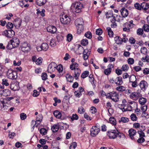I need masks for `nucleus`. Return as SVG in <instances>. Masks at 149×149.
<instances>
[{
	"label": "nucleus",
	"instance_id": "33",
	"mask_svg": "<svg viewBox=\"0 0 149 149\" xmlns=\"http://www.w3.org/2000/svg\"><path fill=\"white\" fill-rule=\"evenodd\" d=\"M89 72L88 71H84L82 73L81 77L83 79H84L88 77L89 75Z\"/></svg>",
	"mask_w": 149,
	"mask_h": 149
},
{
	"label": "nucleus",
	"instance_id": "39",
	"mask_svg": "<svg viewBox=\"0 0 149 149\" xmlns=\"http://www.w3.org/2000/svg\"><path fill=\"white\" fill-rule=\"evenodd\" d=\"M134 6L135 9L138 10H141V4H140L138 3H136L134 4Z\"/></svg>",
	"mask_w": 149,
	"mask_h": 149
},
{
	"label": "nucleus",
	"instance_id": "61",
	"mask_svg": "<svg viewBox=\"0 0 149 149\" xmlns=\"http://www.w3.org/2000/svg\"><path fill=\"white\" fill-rule=\"evenodd\" d=\"M102 33V31L100 29H98L96 30V35H100Z\"/></svg>",
	"mask_w": 149,
	"mask_h": 149
},
{
	"label": "nucleus",
	"instance_id": "16",
	"mask_svg": "<svg viewBox=\"0 0 149 149\" xmlns=\"http://www.w3.org/2000/svg\"><path fill=\"white\" fill-rule=\"evenodd\" d=\"M130 137L133 140L134 139V135L136 133V130L133 129H130L128 131Z\"/></svg>",
	"mask_w": 149,
	"mask_h": 149
},
{
	"label": "nucleus",
	"instance_id": "64",
	"mask_svg": "<svg viewBox=\"0 0 149 149\" xmlns=\"http://www.w3.org/2000/svg\"><path fill=\"white\" fill-rule=\"evenodd\" d=\"M91 112L92 113H95L97 112V109L94 107H92L91 108Z\"/></svg>",
	"mask_w": 149,
	"mask_h": 149
},
{
	"label": "nucleus",
	"instance_id": "47",
	"mask_svg": "<svg viewBox=\"0 0 149 149\" xmlns=\"http://www.w3.org/2000/svg\"><path fill=\"white\" fill-rule=\"evenodd\" d=\"M84 36L88 39H91L92 38V33L90 31L86 32L84 35Z\"/></svg>",
	"mask_w": 149,
	"mask_h": 149
},
{
	"label": "nucleus",
	"instance_id": "25",
	"mask_svg": "<svg viewBox=\"0 0 149 149\" xmlns=\"http://www.w3.org/2000/svg\"><path fill=\"white\" fill-rule=\"evenodd\" d=\"M87 50V52L86 53H86V51L85 50H84V51H83V57L85 60L88 59L90 54V53H88V52H89V50L88 49Z\"/></svg>",
	"mask_w": 149,
	"mask_h": 149
},
{
	"label": "nucleus",
	"instance_id": "14",
	"mask_svg": "<svg viewBox=\"0 0 149 149\" xmlns=\"http://www.w3.org/2000/svg\"><path fill=\"white\" fill-rule=\"evenodd\" d=\"M120 11L123 17H125L128 16V11L127 9L125 8L121 9Z\"/></svg>",
	"mask_w": 149,
	"mask_h": 149
},
{
	"label": "nucleus",
	"instance_id": "24",
	"mask_svg": "<svg viewBox=\"0 0 149 149\" xmlns=\"http://www.w3.org/2000/svg\"><path fill=\"white\" fill-rule=\"evenodd\" d=\"M47 1V0H36L37 4L39 6L44 5Z\"/></svg>",
	"mask_w": 149,
	"mask_h": 149
},
{
	"label": "nucleus",
	"instance_id": "44",
	"mask_svg": "<svg viewBox=\"0 0 149 149\" xmlns=\"http://www.w3.org/2000/svg\"><path fill=\"white\" fill-rule=\"evenodd\" d=\"M55 65V63L54 62H52L50 64H49L48 67V69L47 70V72H49V69H51L52 68H53V67L54 68H55L56 67L55 66H54Z\"/></svg>",
	"mask_w": 149,
	"mask_h": 149
},
{
	"label": "nucleus",
	"instance_id": "12",
	"mask_svg": "<svg viewBox=\"0 0 149 149\" xmlns=\"http://www.w3.org/2000/svg\"><path fill=\"white\" fill-rule=\"evenodd\" d=\"M56 30V28L54 26H49L47 28V31L51 33H54Z\"/></svg>",
	"mask_w": 149,
	"mask_h": 149
},
{
	"label": "nucleus",
	"instance_id": "7",
	"mask_svg": "<svg viewBox=\"0 0 149 149\" xmlns=\"http://www.w3.org/2000/svg\"><path fill=\"white\" fill-rule=\"evenodd\" d=\"M10 42L13 45L14 48L18 47L20 43L19 39L16 38H13L10 40Z\"/></svg>",
	"mask_w": 149,
	"mask_h": 149
},
{
	"label": "nucleus",
	"instance_id": "38",
	"mask_svg": "<svg viewBox=\"0 0 149 149\" xmlns=\"http://www.w3.org/2000/svg\"><path fill=\"white\" fill-rule=\"evenodd\" d=\"M10 91L8 89L4 90L3 96H7L9 95L10 94Z\"/></svg>",
	"mask_w": 149,
	"mask_h": 149
},
{
	"label": "nucleus",
	"instance_id": "28",
	"mask_svg": "<svg viewBox=\"0 0 149 149\" xmlns=\"http://www.w3.org/2000/svg\"><path fill=\"white\" fill-rule=\"evenodd\" d=\"M139 102L141 105H144L147 102V99L145 98L141 97L139 98Z\"/></svg>",
	"mask_w": 149,
	"mask_h": 149
},
{
	"label": "nucleus",
	"instance_id": "51",
	"mask_svg": "<svg viewBox=\"0 0 149 149\" xmlns=\"http://www.w3.org/2000/svg\"><path fill=\"white\" fill-rule=\"evenodd\" d=\"M57 69L59 73L61 72L63 70V66L61 64H59L57 66Z\"/></svg>",
	"mask_w": 149,
	"mask_h": 149
},
{
	"label": "nucleus",
	"instance_id": "26",
	"mask_svg": "<svg viewBox=\"0 0 149 149\" xmlns=\"http://www.w3.org/2000/svg\"><path fill=\"white\" fill-rule=\"evenodd\" d=\"M106 30L107 31L108 34L110 37H112L113 35V31H112L111 28L109 27H108L107 28Z\"/></svg>",
	"mask_w": 149,
	"mask_h": 149
},
{
	"label": "nucleus",
	"instance_id": "57",
	"mask_svg": "<svg viewBox=\"0 0 149 149\" xmlns=\"http://www.w3.org/2000/svg\"><path fill=\"white\" fill-rule=\"evenodd\" d=\"M134 59L132 58H129L127 60V62L130 65H132L134 63Z\"/></svg>",
	"mask_w": 149,
	"mask_h": 149
},
{
	"label": "nucleus",
	"instance_id": "21",
	"mask_svg": "<svg viewBox=\"0 0 149 149\" xmlns=\"http://www.w3.org/2000/svg\"><path fill=\"white\" fill-rule=\"evenodd\" d=\"M8 77L12 80L16 79L17 78V73L16 72H14L11 74L7 75Z\"/></svg>",
	"mask_w": 149,
	"mask_h": 149
},
{
	"label": "nucleus",
	"instance_id": "63",
	"mask_svg": "<svg viewBox=\"0 0 149 149\" xmlns=\"http://www.w3.org/2000/svg\"><path fill=\"white\" fill-rule=\"evenodd\" d=\"M42 114H39L38 116L36 117V120L37 121L41 122L42 120Z\"/></svg>",
	"mask_w": 149,
	"mask_h": 149
},
{
	"label": "nucleus",
	"instance_id": "2",
	"mask_svg": "<svg viewBox=\"0 0 149 149\" xmlns=\"http://www.w3.org/2000/svg\"><path fill=\"white\" fill-rule=\"evenodd\" d=\"M71 7L73 8L76 13H79L81 11V9L84 8V6L80 2H76L72 3Z\"/></svg>",
	"mask_w": 149,
	"mask_h": 149
},
{
	"label": "nucleus",
	"instance_id": "53",
	"mask_svg": "<svg viewBox=\"0 0 149 149\" xmlns=\"http://www.w3.org/2000/svg\"><path fill=\"white\" fill-rule=\"evenodd\" d=\"M144 31L148 32L149 31V25L148 24H144L143 27Z\"/></svg>",
	"mask_w": 149,
	"mask_h": 149
},
{
	"label": "nucleus",
	"instance_id": "23",
	"mask_svg": "<svg viewBox=\"0 0 149 149\" xmlns=\"http://www.w3.org/2000/svg\"><path fill=\"white\" fill-rule=\"evenodd\" d=\"M114 40L116 43L117 44H122L123 41V39L119 36H116L114 38Z\"/></svg>",
	"mask_w": 149,
	"mask_h": 149
},
{
	"label": "nucleus",
	"instance_id": "22",
	"mask_svg": "<svg viewBox=\"0 0 149 149\" xmlns=\"http://www.w3.org/2000/svg\"><path fill=\"white\" fill-rule=\"evenodd\" d=\"M83 25L84 24H81L76 26L78 33L80 34L83 31L84 29Z\"/></svg>",
	"mask_w": 149,
	"mask_h": 149
},
{
	"label": "nucleus",
	"instance_id": "54",
	"mask_svg": "<svg viewBox=\"0 0 149 149\" xmlns=\"http://www.w3.org/2000/svg\"><path fill=\"white\" fill-rule=\"evenodd\" d=\"M78 113L80 114H82L85 112V110L82 107H81L78 108Z\"/></svg>",
	"mask_w": 149,
	"mask_h": 149
},
{
	"label": "nucleus",
	"instance_id": "13",
	"mask_svg": "<svg viewBox=\"0 0 149 149\" xmlns=\"http://www.w3.org/2000/svg\"><path fill=\"white\" fill-rule=\"evenodd\" d=\"M59 123L54 125L51 127V129L53 132H56L58 130L59 128L60 127Z\"/></svg>",
	"mask_w": 149,
	"mask_h": 149
},
{
	"label": "nucleus",
	"instance_id": "50",
	"mask_svg": "<svg viewBox=\"0 0 149 149\" xmlns=\"http://www.w3.org/2000/svg\"><path fill=\"white\" fill-rule=\"evenodd\" d=\"M137 34L139 35H142L143 33V30L141 28H139L137 30Z\"/></svg>",
	"mask_w": 149,
	"mask_h": 149
},
{
	"label": "nucleus",
	"instance_id": "34",
	"mask_svg": "<svg viewBox=\"0 0 149 149\" xmlns=\"http://www.w3.org/2000/svg\"><path fill=\"white\" fill-rule=\"evenodd\" d=\"M129 121V119L126 117H122L121 118L120 120H119V122H120L121 121L124 123H125Z\"/></svg>",
	"mask_w": 149,
	"mask_h": 149
},
{
	"label": "nucleus",
	"instance_id": "31",
	"mask_svg": "<svg viewBox=\"0 0 149 149\" xmlns=\"http://www.w3.org/2000/svg\"><path fill=\"white\" fill-rule=\"evenodd\" d=\"M41 47L42 50L46 51L48 48V45L46 43H43L41 45Z\"/></svg>",
	"mask_w": 149,
	"mask_h": 149
},
{
	"label": "nucleus",
	"instance_id": "27",
	"mask_svg": "<svg viewBox=\"0 0 149 149\" xmlns=\"http://www.w3.org/2000/svg\"><path fill=\"white\" fill-rule=\"evenodd\" d=\"M117 79L118 81L116 82V84L118 86L121 85L123 83L122 77L120 76L118 77Z\"/></svg>",
	"mask_w": 149,
	"mask_h": 149
},
{
	"label": "nucleus",
	"instance_id": "15",
	"mask_svg": "<svg viewBox=\"0 0 149 149\" xmlns=\"http://www.w3.org/2000/svg\"><path fill=\"white\" fill-rule=\"evenodd\" d=\"M123 26L124 27L123 28V30L124 31H126L127 32L130 31V29L131 25L128 22H126L123 24Z\"/></svg>",
	"mask_w": 149,
	"mask_h": 149
},
{
	"label": "nucleus",
	"instance_id": "43",
	"mask_svg": "<svg viewBox=\"0 0 149 149\" xmlns=\"http://www.w3.org/2000/svg\"><path fill=\"white\" fill-rule=\"evenodd\" d=\"M41 77L43 80L45 81L47 79V75L46 73H42L41 74Z\"/></svg>",
	"mask_w": 149,
	"mask_h": 149
},
{
	"label": "nucleus",
	"instance_id": "4",
	"mask_svg": "<svg viewBox=\"0 0 149 149\" xmlns=\"http://www.w3.org/2000/svg\"><path fill=\"white\" fill-rule=\"evenodd\" d=\"M2 35L6 37L11 38L13 37L15 35V31L12 29L5 30L2 33Z\"/></svg>",
	"mask_w": 149,
	"mask_h": 149
},
{
	"label": "nucleus",
	"instance_id": "19",
	"mask_svg": "<svg viewBox=\"0 0 149 149\" xmlns=\"http://www.w3.org/2000/svg\"><path fill=\"white\" fill-rule=\"evenodd\" d=\"M141 9L144 10H146L149 8V4L145 2H143L141 3Z\"/></svg>",
	"mask_w": 149,
	"mask_h": 149
},
{
	"label": "nucleus",
	"instance_id": "29",
	"mask_svg": "<svg viewBox=\"0 0 149 149\" xmlns=\"http://www.w3.org/2000/svg\"><path fill=\"white\" fill-rule=\"evenodd\" d=\"M66 76H68V77L67 76L65 77L67 79V81H68L70 82H73V81L74 80L73 77L71 76L70 74L69 75V74H66Z\"/></svg>",
	"mask_w": 149,
	"mask_h": 149
},
{
	"label": "nucleus",
	"instance_id": "5",
	"mask_svg": "<svg viewBox=\"0 0 149 149\" xmlns=\"http://www.w3.org/2000/svg\"><path fill=\"white\" fill-rule=\"evenodd\" d=\"M71 19L69 16L67 15H62V17L60 18V21L61 24L66 25L70 23Z\"/></svg>",
	"mask_w": 149,
	"mask_h": 149
},
{
	"label": "nucleus",
	"instance_id": "56",
	"mask_svg": "<svg viewBox=\"0 0 149 149\" xmlns=\"http://www.w3.org/2000/svg\"><path fill=\"white\" fill-rule=\"evenodd\" d=\"M75 96L77 97H80L82 95L81 93H80L79 91L78 90L75 91L74 92Z\"/></svg>",
	"mask_w": 149,
	"mask_h": 149
},
{
	"label": "nucleus",
	"instance_id": "62",
	"mask_svg": "<svg viewBox=\"0 0 149 149\" xmlns=\"http://www.w3.org/2000/svg\"><path fill=\"white\" fill-rule=\"evenodd\" d=\"M145 141V139L142 137H140V138H139L137 140V142L138 143H143Z\"/></svg>",
	"mask_w": 149,
	"mask_h": 149
},
{
	"label": "nucleus",
	"instance_id": "17",
	"mask_svg": "<svg viewBox=\"0 0 149 149\" xmlns=\"http://www.w3.org/2000/svg\"><path fill=\"white\" fill-rule=\"evenodd\" d=\"M54 116L57 118H60L62 120L64 119V118L62 117V114L61 113L58 111H55L53 113Z\"/></svg>",
	"mask_w": 149,
	"mask_h": 149
},
{
	"label": "nucleus",
	"instance_id": "6",
	"mask_svg": "<svg viewBox=\"0 0 149 149\" xmlns=\"http://www.w3.org/2000/svg\"><path fill=\"white\" fill-rule=\"evenodd\" d=\"M100 130V129L98 128L96 126H93L90 130L91 136L93 137L96 136L98 134Z\"/></svg>",
	"mask_w": 149,
	"mask_h": 149
},
{
	"label": "nucleus",
	"instance_id": "40",
	"mask_svg": "<svg viewBox=\"0 0 149 149\" xmlns=\"http://www.w3.org/2000/svg\"><path fill=\"white\" fill-rule=\"evenodd\" d=\"M116 89L118 91L123 92L125 91V88L123 86H120L117 87Z\"/></svg>",
	"mask_w": 149,
	"mask_h": 149
},
{
	"label": "nucleus",
	"instance_id": "9",
	"mask_svg": "<svg viewBox=\"0 0 149 149\" xmlns=\"http://www.w3.org/2000/svg\"><path fill=\"white\" fill-rule=\"evenodd\" d=\"M22 50L24 51L28 52L30 49L29 45L26 42H24L20 46Z\"/></svg>",
	"mask_w": 149,
	"mask_h": 149
},
{
	"label": "nucleus",
	"instance_id": "10",
	"mask_svg": "<svg viewBox=\"0 0 149 149\" xmlns=\"http://www.w3.org/2000/svg\"><path fill=\"white\" fill-rule=\"evenodd\" d=\"M139 86L141 90H145L148 86V83L146 81L142 80L140 81Z\"/></svg>",
	"mask_w": 149,
	"mask_h": 149
},
{
	"label": "nucleus",
	"instance_id": "46",
	"mask_svg": "<svg viewBox=\"0 0 149 149\" xmlns=\"http://www.w3.org/2000/svg\"><path fill=\"white\" fill-rule=\"evenodd\" d=\"M130 117L131 120L134 121H136L137 119V117L134 113L132 114Z\"/></svg>",
	"mask_w": 149,
	"mask_h": 149
},
{
	"label": "nucleus",
	"instance_id": "1",
	"mask_svg": "<svg viewBox=\"0 0 149 149\" xmlns=\"http://www.w3.org/2000/svg\"><path fill=\"white\" fill-rule=\"evenodd\" d=\"M107 135L110 139H114L117 137L120 138L121 137L122 135H123V133H120L118 130H111L108 131Z\"/></svg>",
	"mask_w": 149,
	"mask_h": 149
},
{
	"label": "nucleus",
	"instance_id": "42",
	"mask_svg": "<svg viewBox=\"0 0 149 149\" xmlns=\"http://www.w3.org/2000/svg\"><path fill=\"white\" fill-rule=\"evenodd\" d=\"M88 44V40L86 39H84L81 41V44L83 46H86Z\"/></svg>",
	"mask_w": 149,
	"mask_h": 149
},
{
	"label": "nucleus",
	"instance_id": "8",
	"mask_svg": "<svg viewBox=\"0 0 149 149\" xmlns=\"http://www.w3.org/2000/svg\"><path fill=\"white\" fill-rule=\"evenodd\" d=\"M8 107L5 105L4 100L3 99L0 100V110L1 111H6L8 109Z\"/></svg>",
	"mask_w": 149,
	"mask_h": 149
},
{
	"label": "nucleus",
	"instance_id": "3",
	"mask_svg": "<svg viewBox=\"0 0 149 149\" xmlns=\"http://www.w3.org/2000/svg\"><path fill=\"white\" fill-rule=\"evenodd\" d=\"M108 97L111 99L113 101L117 102L119 101L118 94L116 91H112L108 93Z\"/></svg>",
	"mask_w": 149,
	"mask_h": 149
},
{
	"label": "nucleus",
	"instance_id": "41",
	"mask_svg": "<svg viewBox=\"0 0 149 149\" xmlns=\"http://www.w3.org/2000/svg\"><path fill=\"white\" fill-rule=\"evenodd\" d=\"M56 38L58 42L62 41L63 39V37L61 34H58L56 36Z\"/></svg>",
	"mask_w": 149,
	"mask_h": 149
},
{
	"label": "nucleus",
	"instance_id": "49",
	"mask_svg": "<svg viewBox=\"0 0 149 149\" xmlns=\"http://www.w3.org/2000/svg\"><path fill=\"white\" fill-rule=\"evenodd\" d=\"M47 130L44 128H42L40 130V133L43 135H45L47 133Z\"/></svg>",
	"mask_w": 149,
	"mask_h": 149
},
{
	"label": "nucleus",
	"instance_id": "60",
	"mask_svg": "<svg viewBox=\"0 0 149 149\" xmlns=\"http://www.w3.org/2000/svg\"><path fill=\"white\" fill-rule=\"evenodd\" d=\"M20 117L21 120H24L26 118V115L24 113H21L20 114Z\"/></svg>",
	"mask_w": 149,
	"mask_h": 149
},
{
	"label": "nucleus",
	"instance_id": "36",
	"mask_svg": "<svg viewBox=\"0 0 149 149\" xmlns=\"http://www.w3.org/2000/svg\"><path fill=\"white\" fill-rule=\"evenodd\" d=\"M130 76L129 77L130 80L129 82H132V86L133 87H136L137 85V81H136V77L135 76V80L134 81H131L130 79Z\"/></svg>",
	"mask_w": 149,
	"mask_h": 149
},
{
	"label": "nucleus",
	"instance_id": "20",
	"mask_svg": "<svg viewBox=\"0 0 149 149\" xmlns=\"http://www.w3.org/2000/svg\"><path fill=\"white\" fill-rule=\"evenodd\" d=\"M80 72L81 70L79 68H77L75 70L74 77L76 79H78Z\"/></svg>",
	"mask_w": 149,
	"mask_h": 149
},
{
	"label": "nucleus",
	"instance_id": "37",
	"mask_svg": "<svg viewBox=\"0 0 149 149\" xmlns=\"http://www.w3.org/2000/svg\"><path fill=\"white\" fill-rule=\"evenodd\" d=\"M79 119V116L76 114H73L71 116V121H73L74 120H77Z\"/></svg>",
	"mask_w": 149,
	"mask_h": 149
},
{
	"label": "nucleus",
	"instance_id": "35",
	"mask_svg": "<svg viewBox=\"0 0 149 149\" xmlns=\"http://www.w3.org/2000/svg\"><path fill=\"white\" fill-rule=\"evenodd\" d=\"M145 130V129L141 130L140 131H137V133L139 134L140 137H145V136L144 133L143 131Z\"/></svg>",
	"mask_w": 149,
	"mask_h": 149
},
{
	"label": "nucleus",
	"instance_id": "52",
	"mask_svg": "<svg viewBox=\"0 0 149 149\" xmlns=\"http://www.w3.org/2000/svg\"><path fill=\"white\" fill-rule=\"evenodd\" d=\"M141 52L143 54H146L147 52V49L145 47H143L141 48Z\"/></svg>",
	"mask_w": 149,
	"mask_h": 149
},
{
	"label": "nucleus",
	"instance_id": "32",
	"mask_svg": "<svg viewBox=\"0 0 149 149\" xmlns=\"http://www.w3.org/2000/svg\"><path fill=\"white\" fill-rule=\"evenodd\" d=\"M105 15H106V18L108 19L112 17H113V13L112 11L107 12L105 13Z\"/></svg>",
	"mask_w": 149,
	"mask_h": 149
},
{
	"label": "nucleus",
	"instance_id": "55",
	"mask_svg": "<svg viewBox=\"0 0 149 149\" xmlns=\"http://www.w3.org/2000/svg\"><path fill=\"white\" fill-rule=\"evenodd\" d=\"M72 39V36L70 33H69L67 36V39L68 41L70 42Z\"/></svg>",
	"mask_w": 149,
	"mask_h": 149
},
{
	"label": "nucleus",
	"instance_id": "30",
	"mask_svg": "<svg viewBox=\"0 0 149 149\" xmlns=\"http://www.w3.org/2000/svg\"><path fill=\"white\" fill-rule=\"evenodd\" d=\"M110 123L113 125L116 124V121L115 118L113 117H110L109 119Z\"/></svg>",
	"mask_w": 149,
	"mask_h": 149
},
{
	"label": "nucleus",
	"instance_id": "58",
	"mask_svg": "<svg viewBox=\"0 0 149 149\" xmlns=\"http://www.w3.org/2000/svg\"><path fill=\"white\" fill-rule=\"evenodd\" d=\"M2 84L3 85H5L6 86H8L9 85V83L8 82V80L5 79H2Z\"/></svg>",
	"mask_w": 149,
	"mask_h": 149
},
{
	"label": "nucleus",
	"instance_id": "11",
	"mask_svg": "<svg viewBox=\"0 0 149 149\" xmlns=\"http://www.w3.org/2000/svg\"><path fill=\"white\" fill-rule=\"evenodd\" d=\"M114 67L113 65L112 64H109L107 66L108 68L106 69L104 71V74L106 75L109 74L111 71L112 68Z\"/></svg>",
	"mask_w": 149,
	"mask_h": 149
},
{
	"label": "nucleus",
	"instance_id": "18",
	"mask_svg": "<svg viewBox=\"0 0 149 149\" xmlns=\"http://www.w3.org/2000/svg\"><path fill=\"white\" fill-rule=\"evenodd\" d=\"M74 24L76 26L84 24L83 20L82 18H77L74 22Z\"/></svg>",
	"mask_w": 149,
	"mask_h": 149
},
{
	"label": "nucleus",
	"instance_id": "48",
	"mask_svg": "<svg viewBox=\"0 0 149 149\" xmlns=\"http://www.w3.org/2000/svg\"><path fill=\"white\" fill-rule=\"evenodd\" d=\"M6 26L8 29H12L13 27V25L12 23L8 22Z\"/></svg>",
	"mask_w": 149,
	"mask_h": 149
},
{
	"label": "nucleus",
	"instance_id": "45",
	"mask_svg": "<svg viewBox=\"0 0 149 149\" xmlns=\"http://www.w3.org/2000/svg\"><path fill=\"white\" fill-rule=\"evenodd\" d=\"M129 68V66L127 64L123 65L121 68L122 71L123 70L125 72L127 71Z\"/></svg>",
	"mask_w": 149,
	"mask_h": 149
},
{
	"label": "nucleus",
	"instance_id": "59",
	"mask_svg": "<svg viewBox=\"0 0 149 149\" xmlns=\"http://www.w3.org/2000/svg\"><path fill=\"white\" fill-rule=\"evenodd\" d=\"M6 48L8 50H10L14 48L13 45L10 42V41L8 43Z\"/></svg>",
	"mask_w": 149,
	"mask_h": 149
}]
</instances>
